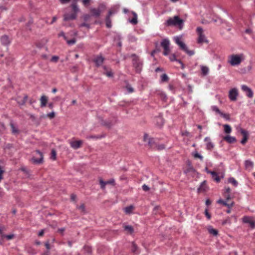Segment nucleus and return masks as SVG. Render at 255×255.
Instances as JSON below:
<instances>
[{"label":"nucleus","instance_id":"f257e3e1","mask_svg":"<svg viewBox=\"0 0 255 255\" xmlns=\"http://www.w3.org/2000/svg\"><path fill=\"white\" fill-rule=\"evenodd\" d=\"M73 1L71 4L70 7L72 9V12L71 13H65L63 15V20L68 21L69 20H73L76 18L77 13L79 11L77 2L78 0H73Z\"/></svg>","mask_w":255,"mask_h":255},{"label":"nucleus","instance_id":"f03ea898","mask_svg":"<svg viewBox=\"0 0 255 255\" xmlns=\"http://www.w3.org/2000/svg\"><path fill=\"white\" fill-rule=\"evenodd\" d=\"M184 23L183 19H181L179 16L176 15L173 17H170L166 22V25L169 26H179L180 28Z\"/></svg>","mask_w":255,"mask_h":255},{"label":"nucleus","instance_id":"7ed1b4c3","mask_svg":"<svg viewBox=\"0 0 255 255\" xmlns=\"http://www.w3.org/2000/svg\"><path fill=\"white\" fill-rule=\"evenodd\" d=\"M243 59L244 55L243 54L239 55L233 54L229 57L228 63L231 66H233L239 65L241 63Z\"/></svg>","mask_w":255,"mask_h":255},{"label":"nucleus","instance_id":"20e7f679","mask_svg":"<svg viewBox=\"0 0 255 255\" xmlns=\"http://www.w3.org/2000/svg\"><path fill=\"white\" fill-rule=\"evenodd\" d=\"M132 64L137 73H140L142 69V62L139 57L135 54H132Z\"/></svg>","mask_w":255,"mask_h":255},{"label":"nucleus","instance_id":"39448f33","mask_svg":"<svg viewBox=\"0 0 255 255\" xmlns=\"http://www.w3.org/2000/svg\"><path fill=\"white\" fill-rule=\"evenodd\" d=\"M175 43L180 47V49L185 52L189 55L191 56L194 54V52L193 50H188L186 44L181 41V39L179 37H176L175 38Z\"/></svg>","mask_w":255,"mask_h":255},{"label":"nucleus","instance_id":"423d86ee","mask_svg":"<svg viewBox=\"0 0 255 255\" xmlns=\"http://www.w3.org/2000/svg\"><path fill=\"white\" fill-rule=\"evenodd\" d=\"M175 43L180 47V49L185 52L189 55L191 56L194 54V52L193 50H188L186 44L181 41V39L179 37H176L175 38Z\"/></svg>","mask_w":255,"mask_h":255},{"label":"nucleus","instance_id":"0eeeda50","mask_svg":"<svg viewBox=\"0 0 255 255\" xmlns=\"http://www.w3.org/2000/svg\"><path fill=\"white\" fill-rule=\"evenodd\" d=\"M211 110L214 113L216 116H220L227 121L230 120V115L229 114L224 113L221 112L216 106H211Z\"/></svg>","mask_w":255,"mask_h":255},{"label":"nucleus","instance_id":"6e6552de","mask_svg":"<svg viewBox=\"0 0 255 255\" xmlns=\"http://www.w3.org/2000/svg\"><path fill=\"white\" fill-rule=\"evenodd\" d=\"M43 158L42 153L39 150H37L34 152L31 160L33 163L39 164L42 162Z\"/></svg>","mask_w":255,"mask_h":255},{"label":"nucleus","instance_id":"1a4fd4ad","mask_svg":"<svg viewBox=\"0 0 255 255\" xmlns=\"http://www.w3.org/2000/svg\"><path fill=\"white\" fill-rule=\"evenodd\" d=\"M203 29L201 27H198L196 29V32L198 35L197 42L199 44L206 42L205 35L203 34Z\"/></svg>","mask_w":255,"mask_h":255},{"label":"nucleus","instance_id":"9d476101","mask_svg":"<svg viewBox=\"0 0 255 255\" xmlns=\"http://www.w3.org/2000/svg\"><path fill=\"white\" fill-rule=\"evenodd\" d=\"M170 42L169 40L167 39H164L162 40L161 42V46L164 49L163 54L165 56L168 55L170 52V50L169 48Z\"/></svg>","mask_w":255,"mask_h":255},{"label":"nucleus","instance_id":"9b49d317","mask_svg":"<svg viewBox=\"0 0 255 255\" xmlns=\"http://www.w3.org/2000/svg\"><path fill=\"white\" fill-rule=\"evenodd\" d=\"M224 197L226 198V200L224 201L222 199H219L218 201V202L220 204H223V205H224L226 206H227L229 208H231V207H232L234 204L233 202H231L230 203H227V201H228L231 199L230 193H224Z\"/></svg>","mask_w":255,"mask_h":255},{"label":"nucleus","instance_id":"f8f14e48","mask_svg":"<svg viewBox=\"0 0 255 255\" xmlns=\"http://www.w3.org/2000/svg\"><path fill=\"white\" fill-rule=\"evenodd\" d=\"M238 96L239 92L236 88L231 89L229 92V98L231 101H236Z\"/></svg>","mask_w":255,"mask_h":255},{"label":"nucleus","instance_id":"ddd939ff","mask_svg":"<svg viewBox=\"0 0 255 255\" xmlns=\"http://www.w3.org/2000/svg\"><path fill=\"white\" fill-rule=\"evenodd\" d=\"M143 140L145 142H147L148 145L152 148H155L156 145L155 140L154 138H148V135L147 134H145L144 135Z\"/></svg>","mask_w":255,"mask_h":255},{"label":"nucleus","instance_id":"4468645a","mask_svg":"<svg viewBox=\"0 0 255 255\" xmlns=\"http://www.w3.org/2000/svg\"><path fill=\"white\" fill-rule=\"evenodd\" d=\"M241 89L243 90V91L245 93L246 96L250 98H252L253 97L254 93L252 91V90L248 87L247 86L245 85H243L241 86Z\"/></svg>","mask_w":255,"mask_h":255},{"label":"nucleus","instance_id":"2eb2a0df","mask_svg":"<svg viewBox=\"0 0 255 255\" xmlns=\"http://www.w3.org/2000/svg\"><path fill=\"white\" fill-rule=\"evenodd\" d=\"M104 60V57L101 55H99L95 56L93 61L95 63L96 66L98 67L103 64Z\"/></svg>","mask_w":255,"mask_h":255},{"label":"nucleus","instance_id":"dca6fc26","mask_svg":"<svg viewBox=\"0 0 255 255\" xmlns=\"http://www.w3.org/2000/svg\"><path fill=\"white\" fill-rule=\"evenodd\" d=\"M239 131L243 136V138L241 140V143L242 144H245L249 138V132L247 130L242 128L240 129Z\"/></svg>","mask_w":255,"mask_h":255},{"label":"nucleus","instance_id":"f3484780","mask_svg":"<svg viewBox=\"0 0 255 255\" xmlns=\"http://www.w3.org/2000/svg\"><path fill=\"white\" fill-rule=\"evenodd\" d=\"M83 143V142L81 140H72L69 142L71 147L74 149L79 148L82 146Z\"/></svg>","mask_w":255,"mask_h":255},{"label":"nucleus","instance_id":"a211bd4d","mask_svg":"<svg viewBox=\"0 0 255 255\" xmlns=\"http://www.w3.org/2000/svg\"><path fill=\"white\" fill-rule=\"evenodd\" d=\"M243 222L245 223H248L249 224L250 226L254 229L255 228V222L251 219L250 217L248 216H245L243 218Z\"/></svg>","mask_w":255,"mask_h":255},{"label":"nucleus","instance_id":"6ab92c4d","mask_svg":"<svg viewBox=\"0 0 255 255\" xmlns=\"http://www.w3.org/2000/svg\"><path fill=\"white\" fill-rule=\"evenodd\" d=\"M90 12L92 16L98 17L100 15L102 10L100 7L97 8H93L90 9Z\"/></svg>","mask_w":255,"mask_h":255},{"label":"nucleus","instance_id":"aec40b11","mask_svg":"<svg viewBox=\"0 0 255 255\" xmlns=\"http://www.w3.org/2000/svg\"><path fill=\"white\" fill-rule=\"evenodd\" d=\"M245 167L246 169L251 171L254 167V162L250 159L246 160L245 161Z\"/></svg>","mask_w":255,"mask_h":255},{"label":"nucleus","instance_id":"412c9836","mask_svg":"<svg viewBox=\"0 0 255 255\" xmlns=\"http://www.w3.org/2000/svg\"><path fill=\"white\" fill-rule=\"evenodd\" d=\"M114 12L112 10H110L109 11L108 15L106 18V24L107 27L110 28L112 26V22L110 19V17Z\"/></svg>","mask_w":255,"mask_h":255},{"label":"nucleus","instance_id":"4be33fe9","mask_svg":"<svg viewBox=\"0 0 255 255\" xmlns=\"http://www.w3.org/2000/svg\"><path fill=\"white\" fill-rule=\"evenodd\" d=\"M0 42L3 45H8L10 43V40L8 36L4 35L0 38Z\"/></svg>","mask_w":255,"mask_h":255},{"label":"nucleus","instance_id":"5701e85b","mask_svg":"<svg viewBox=\"0 0 255 255\" xmlns=\"http://www.w3.org/2000/svg\"><path fill=\"white\" fill-rule=\"evenodd\" d=\"M223 139L229 143H232L235 142L237 140L236 138L234 136H232L229 134L224 136Z\"/></svg>","mask_w":255,"mask_h":255},{"label":"nucleus","instance_id":"b1692460","mask_svg":"<svg viewBox=\"0 0 255 255\" xmlns=\"http://www.w3.org/2000/svg\"><path fill=\"white\" fill-rule=\"evenodd\" d=\"M40 107L41 108L44 107L46 106V104L48 102V97L46 96L43 95L41 97L40 99Z\"/></svg>","mask_w":255,"mask_h":255},{"label":"nucleus","instance_id":"393cba45","mask_svg":"<svg viewBox=\"0 0 255 255\" xmlns=\"http://www.w3.org/2000/svg\"><path fill=\"white\" fill-rule=\"evenodd\" d=\"M103 69L104 70V74L108 77H112L113 76V73L111 69L108 68L106 66L103 67Z\"/></svg>","mask_w":255,"mask_h":255},{"label":"nucleus","instance_id":"a878e982","mask_svg":"<svg viewBox=\"0 0 255 255\" xmlns=\"http://www.w3.org/2000/svg\"><path fill=\"white\" fill-rule=\"evenodd\" d=\"M208 173H211L212 177L214 181H215L217 182H219L220 181V178L216 172L214 171H208Z\"/></svg>","mask_w":255,"mask_h":255},{"label":"nucleus","instance_id":"bb28decb","mask_svg":"<svg viewBox=\"0 0 255 255\" xmlns=\"http://www.w3.org/2000/svg\"><path fill=\"white\" fill-rule=\"evenodd\" d=\"M208 232L214 236H217L218 234V230L213 229L211 226H208Z\"/></svg>","mask_w":255,"mask_h":255},{"label":"nucleus","instance_id":"cd10ccee","mask_svg":"<svg viewBox=\"0 0 255 255\" xmlns=\"http://www.w3.org/2000/svg\"><path fill=\"white\" fill-rule=\"evenodd\" d=\"M206 181H204L201 184V186L199 187L198 189V192L199 193H201L202 192H204L206 190Z\"/></svg>","mask_w":255,"mask_h":255},{"label":"nucleus","instance_id":"c85d7f7f","mask_svg":"<svg viewBox=\"0 0 255 255\" xmlns=\"http://www.w3.org/2000/svg\"><path fill=\"white\" fill-rule=\"evenodd\" d=\"M10 126L11 128V132L14 134H17L19 133V130L16 127H15L14 125L12 123H10Z\"/></svg>","mask_w":255,"mask_h":255},{"label":"nucleus","instance_id":"c756f323","mask_svg":"<svg viewBox=\"0 0 255 255\" xmlns=\"http://www.w3.org/2000/svg\"><path fill=\"white\" fill-rule=\"evenodd\" d=\"M124 228L125 230L127 232V233L130 234H131L134 231L133 227L131 226L125 225L124 226Z\"/></svg>","mask_w":255,"mask_h":255},{"label":"nucleus","instance_id":"7c9ffc66","mask_svg":"<svg viewBox=\"0 0 255 255\" xmlns=\"http://www.w3.org/2000/svg\"><path fill=\"white\" fill-rule=\"evenodd\" d=\"M223 127L225 133L229 134L232 132V128L229 125H224Z\"/></svg>","mask_w":255,"mask_h":255},{"label":"nucleus","instance_id":"2f4dec72","mask_svg":"<svg viewBox=\"0 0 255 255\" xmlns=\"http://www.w3.org/2000/svg\"><path fill=\"white\" fill-rule=\"evenodd\" d=\"M133 17L130 20V22L133 24H136L137 23V15L134 12H132Z\"/></svg>","mask_w":255,"mask_h":255},{"label":"nucleus","instance_id":"473e14b6","mask_svg":"<svg viewBox=\"0 0 255 255\" xmlns=\"http://www.w3.org/2000/svg\"><path fill=\"white\" fill-rule=\"evenodd\" d=\"M134 209V207L132 205H130L126 207L124 209L125 212L126 214H130L131 213L133 210Z\"/></svg>","mask_w":255,"mask_h":255},{"label":"nucleus","instance_id":"72a5a7b5","mask_svg":"<svg viewBox=\"0 0 255 255\" xmlns=\"http://www.w3.org/2000/svg\"><path fill=\"white\" fill-rule=\"evenodd\" d=\"M169 58L171 61H177L182 65V68H184V65L182 62L181 60H177L176 58V56L175 54H172L170 56Z\"/></svg>","mask_w":255,"mask_h":255},{"label":"nucleus","instance_id":"f704fd0d","mask_svg":"<svg viewBox=\"0 0 255 255\" xmlns=\"http://www.w3.org/2000/svg\"><path fill=\"white\" fill-rule=\"evenodd\" d=\"M228 181L229 183L232 184L234 186L237 187L238 185V182L233 177H230L228 179Z\"/></svg>","mask_w":255,"mask_h":255},{"label":"nucleus","instance_id":"c9c22d12","mask_svg":"<svg viewBox=\"0 0 255 255\" xmlns=\"http://www.w3.org/2000/svg\"><path fill=\"white\" fill-rule=\"evenodd\" d=\"M3 162L2 161H0V182L3 179V174L4 173V170H3L1 164H2Z\"/></svg>","mask_w":255,"mask_h":255},{"label":"nucleus","instance_id":"e433bc0d","mask_svg":"<svg viewBox=\"0 0 255 255\" xmlns=\"http://www.w3.org/2000/svg\"><path fill=\"white\" fill-rule=\"evenodd\" d=\"M56 158V152L54 149H52L51 152L50 158L53 160H55Z\"/></svg>","mask_w":255,"mask_h":255},{"label":"nucleus","instance_id":"4c0bfd02","mask_svg":"<svg viewBox=\"0 0 255 255\" xmlns=\"http://www.w3.org/2000/svg\"><path fill=\"white\" fill-rule=\"evenodd\" d=\"M161 81L163 82H167L169 78L166 74H163L161 76Z\"/></svg>","mask_w":255,"mask_h":255},{"label":"nucleus","instance_id":"58836bf2","mask_svg":"<svg viewBox=\"0 0 255 255\" xmlns=\"http://www.w3.org/2000/svg\"><path fill=\"white\" fill-rule=\"evenodd\" d=\"M77 208L83 213H85V205L84 204H81L80 206L77 207Z\"/></svg>","mask_w":255,"mask_h":255},{"label":"nucleus","instance_id":"ea45409f","mask_svg":"<svg viewBox=\"0 0 255 255\" xmlns=\"http://www.w3.org/2000/svg\"><path fill=\"white\" fill-rule=\"evenodd\" d=\"M165 148V146L164 144H157L155 146V147L154 149H156L157 150H162L163 149Z\"/></svg>","mask_w":255,"mask_h":255},{"label":"nucleus","instance_id":"a19ab883","mask_svg":"<svg viewBox=\"0 0 255 255\" xmlns=\"http://www.w3.org/2000/svg\"><path fill=\"white\" fill-rule=\"evenodd\" d=\"M46 117L49 118L50 119H52L55 117V114L54 112H52L51 113L47 114Z\"/></svg>","mask_w":255,"mask_h":255},{"label":"nucleus","instance_id":"79ce46f5","mask_svg":"<svg viewBox=\"0 0 255 255\" xmlns=\"http://www.w3.org/2000/svg\"><path fill=\"white\" fill-rule=\"evenodd\" d=\"M100 184L101 185V188L103 189H105L106 185H107L106 182L104 181L103 180H100Z\"/></svg>","mask_w":255,"mask_h":255},{"label":"nucleus","instance_id":"37998d69","mask_svg":"<svg viewBox=\"0 0 255 255\" xmlns=\"http://www.w3.org/2000/svg\"><path fill=\"white\" fill-rule=\"evenodd\" d=\"M137 249V247L136 245L134 243H132L131 247V251L133 253H136V250Z\"/></svg>","mask_w":255,"mask_h":255},{"label":"nucleus","instance_id":"c03bdc74","mask_svg":"<svg viewBox=\"0 0 255 255\" xmlns=\"http://www.w3.org/2000/svg\"><path fill=\"white\" fill-rule=\"evenodd\" d=\"M193 156L195 158H199L201 160L202 159L203 157L198 152H195L193 154Z\"/></svg>","mask_w":255,"mask_h":255},{"label":"nucleus","instance_id":"a18cd8bd","mask_svg":"<svg viewBox=\"0 0 255 255\" xmlns=\"http://www.w3.org/2000/svg\"><path fill=\"white\" fill-rule=\"evenodd\" d=\"M67 43L69 45H72L75 43L76 39L75 38H73L71 40H66Z\"/></svg>","mask_w":255,"mask_h":255},{"label":"nucleus","instance_id":"49530a36","mask_svg":"<svg viewBox=\"0 0 255 255\" xmlns=\"http://www.w3.org/2000/svg\"><path fill=\"white\" fill-rule=\"evenodd\" d=\"M59 59V57L57 56H53L51 59V61L53 62H57Z\"/></svg>","mask_w":255,"mask_h":255},{"label":"nucleus","instance_id":"de8ad7c7","mask_svg":"<svg viewBox=\"0 0 255 255\" xmlns=\"http://www.w3.org/2000/svg\"><path fill=\"white\" fill-rule=\"evenodd\" d=\"M202 72L204 75H205L207 73V67L206 66H203L202 67Z\"/></svg>","mask_w":255,"mask_h":255},{"label":"nucleus","instance_id":"09e8293b","mask_svg":"<svg viewBox=\"0 0 255 255\" xmlns=\"http://www.w3.org/2000/svg\"><path fill=\"white\" fill-rule=\"evenodd\" d=\"M126 88L128 93H132L133 92V89L130 85H128Z\"/></svg>","mask_w":255,"mask_h":255},{"label":"nucleus","instance_id":"8fccbe9b","mask_svg":"<svg viewBox=\"0 0 255 255\" xmlns=\"http://www.w3.org/2000/svg\"><path fill=\"white\" fill-rule=\"evenodd\" d=\"M91 0H82V3L85 6H87L89 4Z\"/></svg>","mask_w":255,"mask_h":255},{"label":"nucleus","instance_id":"3c124183","mask_svg":"<svg viewBox=\"0 0 255 255\" xmlns=\"http://www.w3.org/2000/svg\"><path fill=\"white\" fill-rule=\"evenodd\" d=\"M58 36L59 37H60V36H62L63 37V38H64L65 40H67V37L65 35V33L63 31H61L60 32L59 34H58Z\"/></svg>","mask_w":255,"mask_h":255},{"label":"nucleus","instance_id":"603ef678","mask_svg":"<svg viewBox=\"0 0 255 255\" xmlns=\"http://www.w3.org/2000/svg\"><path fill=\"white\" fill-rule=\"evenodd\" d=\"M13 237H14L13 235H8L4 236V237L8 240H11L12 239H13Z\"/></svg>","mask_w":255,"mask_h":255},{"label":"nucleus","instance_id":"864d4df0","mask_svg":"<svg viewBox=\"0 0 255 255\" xmlns=\"http://www.w3.org/2000/svg\"><path fill=\"white\" fill-rule=\"evenodd\" d=\"M70 198L72 201H75L76 199V195L74 194H72L71 195Z\"/></svg>","mask_w":255,"mask_h":255},{"label":"nucleus","instance_id":"5fc2aeb1","mask_svg":"<svg viewBox=\"0 0 255 255\" xmlns=\"http://www.w3.org/2000/svg\"><path fill=\"white\" fill-rule=\"evenodd\" d=\"M142 187V189L145 191H147L149 190V188L145 184L143 185Z\"/></svg>","mask_w":255,"mask_h":255},{"label":"nucleus","instance_id":"6e6d98bb","mask_svg":"<svg viewBox=\"0 0 255 255\" xmlns=\"http://www.w3.org/2000/svg\"><path fill=\"white\" fill-rule=\"evenodd\" d=\"M107 184L114 185L115 180L114 179H111L109 181H106Z\"/></svg>","mask_w":255,"mask_h":255},{"label":"nucleus","instance_id":"4d7b16f0","mask_svg":"<svg viewBox=\"0 0 255 255\" xmlns=\"http://www.w3.org/2000/svg\"><path fill=\"white\" fill-rule=\"evenodd\" d=\"M71 0H59L61 4H65L68 3Z\"/></svg>","mask_w":255,"mask_h":255},{"label":"nucleus","instance_id":"13d9d810","mask_svg":"<svg viewBox=\"0 0 255 255\" xmlns=\"http://www.w3.org/2000/svg\"><path fill=\"white\" fill-rule=\"evenodd\" d=\"M227 223H230V220L229 218L226 219V220L223 221V222H222V224L223 225H225V224H226Z\"/></svg>","mask_w":255,"mask_h":255},{"label":"nucleus","instance_id":"bf43d9fd","mask_svg":"<svg viewBox=\"0 0 255 255\" xmlns=\"http://www.w3.org/2000/svg\"><path fill=\"white\" fill-rule=\"evenodd\" d=\"M102 137V136H96V135H91L88 137H87L88 138H96V139H98V138H101Z\"/></svg>","mask_w":255,"mask_h":255},{"label":"nucleus","instance_id":"052dcab7","mask_svg":"<svg viewBox=\"0 0 255 255\" xmlns=\"http://www.w3.org/2000/svg\"><path fill=\"white\" fill-rule=\"evenodd\" d=\"M225 191L224 193H230V192H231V189H230V188H229L228 187H225Z\"/></svg>","mask_w":255,"mask_h":255},{"label":"nucleus","instance_id":"680f3d73","mask_svg":"<svg viewBox=\"0 0 255 255\" xmlns=\"http://www.w3.org/2000/svg\"><path fill=\"white\" fill-rule=\"evenodd\" d=\"M48 107L49 109H52L54 107V105H53V103L51 102V103H49L48 105Z\"/></svg>","mask_w":255,"mask_h":255},{"label":"nucleus","instance_id":"e2e57ef3","mask_svg":"<svg viewBox=\"0 0 255 255\" xmlns=\"http://www.w3.org/2000/svg\"><path fill=\"white\" fill-rule=\"evenodd\" d=\"M90 18L89 14H85L84 15V19L85 20H87Z\"/></svg>","mask_w":255,"mask_h":255},{"label":"nucleus","instance_id":"0e129e2a","mask_svg":"<svg viewBox=\"0 0 255 255\" xmlns=\"http://www.w3.org/2000/svg\"><path fill=\"white\" fill-rule=\"evenodd\" d=\"M64 231H65V228H64L59 229L58 230V232L62 234L64 232Z\"/></svg>","mask_w":255,"mask_h":255},{"label":"nucleus","instance_id":"69168bd1","mask_svg":"<svg viewBox=\"0 0 255 255\" xmlns=\"http://www.w3.org/2000/svg\"><path fill=\"white\" fill-rule=\"evenodd\" d=\"M4 230H5V227L4 226H0V234H1Z\"/></svg>","mask_w":255,"mask_h":255},{"label":"nucleus","instance_id":"338daca9","mask_svg":"<svg viewBox=\"0 0 255 255\" xmlns=\"http://www.w3.org/2000/svg\"><path fill=\"white\" fill-rule=\"evenodd\" d=\"M56 20H57V17L56 16H53L50 24L53 23L54 22H55L56 21Z\"/></svg>","mask_w":255,"mask_h":255},{"label":"nucleus","instance_id":"774afa93","mask_svg":"<svg viewBox=\"0 0 255 255\" xmlns=\"http://www.w3.org/2000/svg\"><path fill=\"white\" fill-rule=\"evenodd\" d=\"M44 234V230H42L39 232L38 236H42Z\"/></svg>","mask_w":255,"mask_h":255}]
</instances>
